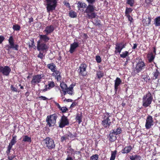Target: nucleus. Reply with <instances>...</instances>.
Returning <instances> with one entry per match:
<instances>
[{"instance_id": "nucleus-17", "label": "nucleus", "mask_w": 160, "mask_h": 160, "mask_svg": "<svg viewBox=\"0 0 160 160\" xmlns=\"http://www.w3.org/2000/svg\"><path fill=\"white\" fill-rule=\"evenodd\" d=\"M55 86V84L54 82L49 81L48 82V84L45 85L44 86L45 88L42 90L43 92H45L53 88Z\"/></svg>"}, {"instance_id": "nucleus-20", "label": "nucleus", "mask_w": 160, "mask_h": 160, "mask_svg": "<svg viewBox=\"0 0 160 160\" xmlns=\"http://www.w3.org/2000/svg\"><path fill=\"white\" fill-rule=\"evenodd\" d=\"M133 147L129 145L125 146L122 150L121 152L122 154H128L130 153L133 150Z\"/></svg>"}, {"instance_id": "nucleus-31", "label": "nucleus", "mask_w": 160, "mask_h": 160, "mask_svg": "<svg viewBox=\"0 0 160 160\" xmlns=\"http://www.w3.org/2000/svg\"><path fill=\"white\" fill-rule=\"evenodd\" d=\"M154 24L156 26H160V16L155 18L154 20Z\"/></svg>"}, {"instance_id": "nucleus-34", "label": "nucleus", "mask_w": 160, "mask_h": 160, "mask_svg": "<svg viewBox=\"0 0 160 160\" xmlns=\"http://www.w3.org/2000/svg\"><path fill=\"white\" fill-rule=\"evenodd\" d=\"M117 153V151L115 150L113 151H111V155L110 160H114Z\"/></svg>"}, {"instance_id": "nucleus-49", "label": "nucleus", "mask_w": 160, "mask_h": 160, "mask_svg": "<svg viewBox=\"0 0 160 160\" xmlns=\"http://www.w3.org/2000/svg\"><path fill=\"white\" fill-rule=\"evenodd\" d=\"M59 110L62 111V113H65L68 110V109L66 107H61V108L59 109Z\"/></svg>"}, {"instance_id": "nucleus-13", "label": "nucleus", "mask_w": 160, "mask_h": 160, "mask_svg": "<svg viewBox=\"0 0 160 160\" xmlns=\"http://www.w3.org/2000/svg\"><path fill=\"white\" fill-rule=\"evenodd\" d=\"M75 86V84H72L70 85L67 89L66 90H63L62 91L63 92V94L64 95H65L67 93H68L70 95H72L74 94L73 88Z\"/></svg>"}, {"instance_id": "nucleus-26", "label": "nucleus", "mask_w": 160, "mask_h": 160, "mask_svg": "<svg viewBox=\"0 0 160 160\" xmlns=\"http://www.w3.org/2000/svg\"><path fill=\"white\" fill-rule=\"evenodd\" d=\"M148 62L151 63L152 62L155 58V55H153L152 52L148 53L147 55Z\"/></svg>"}, {"instance_id": "nucleus-44", "label": "nucleus", "mask_w": 160, "mask_h": 160, "mask_svg": "<svg viewBox=\"0 0 160 160\" xmlns=\"http://www.w3.org/2000/svg\"><path fill=\"white\" fill-rule=\"evenodd\" d=\"M97 75L98 78L99 79H100L104 76V73L102 72L99 71L97 72Z\"/></svg>"}, {"instance_id": "nucleus-32", "label": "nucleus", "mask_w": 160, "mask_h": 160, "mask_svg": "<svg viewBox=\"0 0 160 160\" xmlns=\"http://www.w3.org/2000/svg\"><path fill=\"white\" fill-rule=\"evenodd\" d=\"M82 113L77 114L76 117V119L79 124H80L82 122Z\"/></svg>"}, {"instance_id": "nucleus-29", "label": "nucleus", "mask_w": 160, "mask_h": 160, "mask_svg": "<svg viewBox=\"0 0 160 160\" xmlns=\"http://www.w3.org/2000/svg\"><path fill=\"white\" fill-rule=\"evenodd\" d=\"M151 17H149L148 18L143 19L142 22L143 23H145L147 26H148L151 23Z\"/></svg>"}, {"instance_id": "nucleus-7", "label": "nucleus", "mask_w": 160, "mask_h": 160, "mask_svg": "<svg viewBox=\"0 0 160 160\" xmlns=\"http://www.w3.org/2000/svg\"><path fill=\"white\" fill-rule=\"evenodd\" d=\"M87 65L85 63H82L78 67V74L80 76L85 77L87 75L86 71Z\"/></svg>"}, {"instance_id": "nucleus-23", "label": "nucleus", "mask_w": 160, "mask_h": 160, "mask_svg": "<svg viewBox=\"0 0 160 160\" xmlns=\"http://www.w3.org/2000/svg\"><path fill=\"white\" fill-rule=\"evenodd\" d=\"M54 26L52 25H50L46 27L44 32H46L47 35H48L52 32L54 31Z\"/></svg>"}, {"instance_id": "nucleus-63", "label": "nucleus", "mask_w": 160, "mask_h": 160, "mask_svg": "<svg viewBox=\"0 0 160 160\" xmlns=\"http://www.w3.org/2000/svg\"><path fill=\"white\" fill-rule=\"evenodd\" d=\"M138 44L137 43H134L133 44V46L132 47V49H134L136 48L137 47Z\"/></svg>"}, {"instance_id": "nucleus-16", "label": "nucleus", "mask_w": 160, "mask_h": 160, "mask_svg": "<svg viewBox=\"0 0 160 160\" xmlns=\"http://www.w3.org/2000/svg\"><path fill=\"white\" fill-rule=\"evenodd\" d=\"M122 82V80L121 79L118 78L117 77L116 79L114 80V91L115 92V94H117L118 90L120 88V85L121 84Z\"/></svg>"}, {"instance_id": "nucleus-50", "label": "nucleus", "mask_w": 160, "mask_h": 160, "mask_svg": "<svg viewBox=\"0 0 160 160\" xmlns=\"http://www.w3.org/2000/svg\"><path fill=\"white\" fill-rule=\"evenodd\" d=\"M96 60L98 63H100L101 62V59L99 56L97 55L96 56Z\"/></svg>"}, {"instance_id": "nucleus-41", "label": "nucleus", "mask_w": 160, "mask_h": 160, "mask_svg": "<svg viewBox=\"0 0 160 160\" xmlns=\"http://www.w3.org/2000/svg\"><path fill=\"white\" fill-rule=\"evenodd\" d=\"M60 86L62 90H66L68 88V87L67 84L64 82H62L60 83Z\"/></svg>"}, {"instance_id": "nucleus-53", "label": "nucleus", "mask_w": 160, "mask_h": 160, "mask_svg": "<svg viewBox=\"0 0 160 160\" xmlns=\"http://www.w3.org/2000/svg\"><path fill=\"white\" fill-rule=\"evenodd\" d=\"M9 153L8 155L7 154V155L8 156V159L9 160H12L15 157V156L13 155H12L11 156H10L9 155Z\"/></svg>"}, {"instance_id": "nucleus-14", "label": "nucleus", "mask_w": 160, "mask_h": 160, "mask_svg": "<svg viewBox=\"0 0 160 160\" xmlns=\"http://www.w3.org/2000/svg\"><path fill=\"white\" fill-rule=\"evenodd\" d=\"M38 41L37 42V49L38 51H44L48 49V47L46 43Z\"/></svg>"}, {"instance_id": "nucleus-36", "label": "nucleus", "mask_w": 160, "mask_h": 160, "mask_svg": "<svg viewBox=\"0 0 160 160\" xmlns=\"http://www.w3.org/2000/svg\"><path fill=\"white\" fill-rule=\"evenodd\" d=\"M68 150L69 151L67 152L68 153H69V154L70 156L73 155V156L75 155V151L72 148H71V146H70L68 147Z\"/></svg>"}, {"instance_id": "nucleus-42", "label": "nucleus", "mask_w": 160, "mask_h": 160, "mask_svg": "<svg viewBox=\"0 0 160 160\" xmlns=\"http://www.w3.org/2000/svg\"><path fill=\"white\" fill-rule=\"evenodd\" d=\"M141 78L146 82L148 81L149 80V76L147 75H142Z\"/></svg>"}, {"instance_id": "nucleus-5", "label": "nucleus", "mask_w": 160, "mask_h": 160, "mask_svg": "<svg viewBox=\"0 0 160 160\" xmlns=\"http://www.w3.org/2000/svg\"><path fill=\"white\" fill-rule=\"evenodd\" d=\"M58 118V115L56 114L48 116L46 120L47 125L49 127L54 126Z\"/></svg>"}, {"instance_id": "nucleus-24", "label": "nucleus", "mask_w": 160, "mask_h": 160, "mask_svg": "<svg viewBox=\"0 0 160 160\" xmlns=\"http://www.w3.org/2000/svg\"><path fill=\"white\" fill-rule=\"evenodd\" d=\"M48 35H47V34L45 35L40 34L39 35V41H41V42L45 43L47 42L50 39L47 36Z\"/></svg>"}, {"instance_id": "nucleus-11", "label": "nucleus", "mask_w": 160, "mask_h": 160, "mask_svg": "<svg viewBox=\"0 0 160 160\" xmlns=\"http://www.w3.org/2000/svg\"><path fill=\"white\" fill-rule=\"evenodd\" d=\"M145 67L144 62L141 59L137 63L135 70L137 73H139Z\"/></svg>"}, {"instance_id": "nucleus-47", "label": "nucleus", "mask_w": 160, "mask_h": 160, "mask_svg": "<svg viewBox=\"0 0 160 160\" xmlns=\"http://www.w3.org/2000/svg\"><path fill=\"white\" fill-rule=\"evenodd\" d=\"M98 154H96L93 155L90 158V160H98Z\"/></svg>"}, {"instance_id": "nucleus-62", "label": "nucleus", "mask_w": 160, "mask_h": 160, "mask_svg": "<svg viewBox=\"0 0 160 160\" xmlns=\"http://www.w3.org/2000/svg\"><path fill=\"white\" fill-rule=\"evenodd\" d=\"M67 101V102H72V100L71 99H65L63 101Z\"/></svg>"}, {"instance_id": "nucleus-58", "label": "nucleus", "mask_w": 160, "mask_h": 160, "mask_svg": "<svg viewBox=\"0 0 160 160\" xmlns=\"http://www.w3.org/2000/svg\"><path fill=\"white\" fill-rule=\"evenodd\" d=\"M38 98H40V100H46L48 99V98H47L43 96L39 97Z\"/></svg>"}, {"instance_id": "nucleus-8", "label": "nucleus", "mask_w": 160, "mask_h": 160, "mask_svg": "<svg viewBox=\"0 0 160 160\" xmlns=\"http://www.w3.org/2000/svg\"><path fill=\"white\" fill-rule=\"evenodd\" d=\"M42 74H37L34 75L31 81V84L32 86H35L37 84L40 83L42 80Z\"/></svg>"}, {"instance_id": "nucleus-9", "label": "nucleus", "mask_w": 160, "mask_h": 160, "mask_svg": "<svg viewBox=\"0 0 160 160\" xmlns=\"http://www.w3.org/2000/svg\"><path fill=\"white\" fill-rule=\"evenodd\" d=\"M59 123V127L60 128H62L66 126L69 124V121L67 117L63 115L60 120Z\"/></svg>"}, {"instance_id": "nucleus-18", "label": "nucleus", "mask_w": 160, "mask_h": 160, "mask_svg": "<svg viewBox=\"0 0 160 160\" xmlns=\"http://www.w3.org/2000/svg\"><path fill=\"white\" fill-rule=\"evenodd\" d=\"M52 75L55 77L57 82L61 80L62 77L61 76V72L57 69L55 72H53L52 74Z\"/></svg>"}, {"instance_id": "nucleus-39", "label": "nucleus", "mask_w": 160, "mask_h": 160, "mask_svg": "<svg viewBox=\"0 0 160 160\" xmlns=\"http://www.w3.org/2000/svg\"><path fill=\"white\" fill-rule=\"evenodd\" d=\"M93 24L96 26H99L101 25V21L98 19H95L92 22Z\"/></svg>"}, {"instance_id": "nucleus-37", "label": "nucleus", "mask_w": 160, "mask_h": 160, "mask_svg": "<svg viewBox=\"0 0 160 160\" xmlns=\"http://www.w3.org/2000/svg\"><path fill=\"white\" fill-rule=\"evenodd\" d=\"M67 139L69 140L68 136L67 134H66L61 137V141L62 142H66V140Z\"/></svg>"}, {"instance_id": "nucleus-33", "label": "nucleus", "mask_w": 160, "mask_h": 160, "mask_svg": "<svg viewBox=\"0 0 160 160\" xmlns=\"http://www.w3.org/2000/svg\"><path fill=\"white\" fill-rule=\"evenodd\" d=\"M22 141L31 143L32 142L31 138L28 135H25L23 137Z\"/></svg>"}, {"instance_id": "nucleus-54", "label": "nucleus", "mask_w": 160, "mask_h": 160, "mask_svg": "<svg viewBox=\"0 0 160 160\" xmlns=\"http://www.w3.org/2000/svg\"><path fill=\"white\" fill-rule=\"evenodd\" d=\"M44 56L43 54V53L42 52H40L39 53L38 55V57L41 59H42Z\"/></svg>"}, {"instance_id": "nucleus-12", "label": "nucleus", "mask_w": 160, "mask_h": 160, "mask_svg": "<svg viewBox=\"0 0 160 160\" xmlns=\"http://www.w3.org/2000/svg\"><path fill=\"white\" fill-rule=\"evenodd\" d=\"M11 72V69L8 66H0V73L3 75L8 76Z\"/></svg>"}, {"instance_id": "nucleus-40", "label": "nucleus", "mask_w": 160, "mask_h": 160, "mask_svg": "<svg viewBox=\"0 0 160 160\" xmlns=\"http://www.w3.org/2000/svg\"><path fill=\"white\" fill-rule=\"evenodd\" d=\"M112 131H114V133L116 134V135H118L120 134L122 132V129L121 128L119 127L117 129H114L113 130H112Z\"/></svg>"}, {"instance_id": "nucleus-19", "label": "nucleus", "mask_w": 160, "mask_h": 160, "mask_svg": "<svg viewBox=\"0 0 160 160\" xmlns=\"http://www.w3.org/2000/svg\"><path fill=\"white\" fill-rule=\"evenodd\" d=\"M155 66L157 67V69L153 72L152 73V78L153 80H156L157 79H159L160 78V72L158 70V68L156 65H155Z\"/></svg>"}, {"instance_id": "nucleus-61", "label": "nucleus", "mask_w": 160, "mask_h": 160, "mask_svg": "<svg viewBox=\"0 0 160 160\" xmlns=\"http://www.w3.org/2000/svg\"><path fill=\"white\" fill-rule=\"evenodd\" d=\"M33 46H35V44H34V41L33 40H32V43H31V45H29V47H32Z\"/></svg>"}, {"instance_id": "nucleus-52", "label": "nucleus", "mask_w": 160, "mask_h": 160, "mask_svg": "<svg viewBox=\"0 0 160 160\" xmlns=\"http://www.w3.org/2000/svg\"><path fill=\"white\" fill-rule=\"evenodd\" d=\"M75 158L74 156H73L72 157L70 156L69 154H68L66 160H73V159H75Z\"/></svg>"}, {"instance_id": "nucleus-64", "label": "nucleus", "mask_w": 160, "mask_h": 160, "mask_svg": "<svg viewBox=\"0 0 160 160\" xmlns=\"http://www.w3.org/2000/svg\"><path fill=\"white\" fill-rule=\"evenodd\" d=\"M33 21V19L32 17L29 18L28 22L29 23H31V22Z\"/></svg>"}, {"instance_id": "nucleus-38", "label": "nucleus", "mask_w": 160, "mask_h": 160, "mask_svg": "<svg viewBox=\"0 0 160 160\" xmlns=\"http://www.w3.org/2000/svg\"><path fill=\"white\" fill-rule=\"evenodd\" d=\"M69 15L71 18H76L77 16V14L75 11H70L69 13Z\"/></svg>"}, {"instance_id": "nucleus-45", "label": "nucleus", "mask_w": 160, "mask_h": 160, "mask_svg": "<svg viewBox=\"0 0 160 160\" xmlns=\"http://www.w3.org/2000/svg\"><path fill=\"white\" fill-rule=\"evenodd\" d=\"M134 3V0H127V3L131 7L133 6Z\"/></svg>"}, {"instance_id": "nucleus-2", "label": "nucleus", "mask_w": 160, "mask_h": 160, "mask_svg": "<svg viewBox=\"0 0 160 160\" xmlns=\"http://www.w3.org/2000/svg\"><path fill=\"white\" fill-rule=\"evenodd\" d=\"M111 115L112 113L106 112L102 117V120L101 122V124L105 128H109L112 124V122L109 118Z\"/></svg>"}, {"instance_id": "nucleus-56", "label": "nucleus", "mask_w": 160, "mask_h": 160, "mask_svg": "<svg viewBox=\"0 0 160 160\" xmlns=\"http://www.w3.org/2000/svg\"><path fill=\"white\" fill-rule=\"evenodd\" d=\"M63 4L66 7L69 8L70 9L71 8L70 4L69 2H67L66 1H64L63 2Z\"/></svg>"}, {"instance_id": "nucleus-21", "label": "nucleus", "mask_w": 160, "mask_h": 160, "mask_svg": "<svg viewBox=\"0 0 160 160\" xmlns=\"http://www.w3.org/2000/svg\"><path fill=\"white\" fill-rule=\"evenodd\" d=\"M116 47H115V50L114 51L115 53L117 54V53H120L122 50L125 48V45H121L118 42H117L115 44Z\"/></svg>"}, {"instance_id": "nucleus-51", "label": "nucleus", "mask_w": 160, "mask_h": 160, "mask_svg": "<svg viewBox=\"0 0 160 160\" xmlns=\"http://www.w3.org/2000/svg\"><path fill=\"white\" fill-rule=\"evenodd\" d=\"M10 89L12 91L15 92H18L17 88L15 87H14L13 85H12L11 86Z\"/></svg>"}, {"instance_id": "nucleus-10", "label": "nucleus", "mask_w": 160, "mask_h": 160, "mask_svg": "<svg viewBox=\"0 0 160 160\" xmlns=\"http://www.w3.org/2000/svg\"><path fill=\"white\" fill-rule=\"evenodd\" d=\"M17 136L16 135H12V139H11L10 142L7 147V150L6 151V153L8 155L10 152V151L12 148V146L14 145L17 142Z\"/></svg>"}, {"instance_id": "nucleus-55", "label": "nucleus", "mask_w": 160, "mask_h": 160, "mask_svg": "<svg viewBox=\"0 0 160 160\" xmlns=\"http://www.w3.org/2000/svg\"><path fill=\"white\" fill-rule=\"evenodd\" d=\"M125 16L128 18V20L131 22H132L133 21V18L130 15H125Z\"/></svg>"}, {"instance_id": "nucleus-6", "label": "nucleus", "mask_w": 160, "mask_h": 160, "mask_svg": "<svg viewBox=\"0 0 160 160\" xmlns=\"http://www.w3.org/2000/svg\"><path fill=\"white\" fill-rule=\"evenodd\" d=\"M8 41L9 45L7 46V50L8 51V54H10L11 53V52L10 51V49H12L13 50L18 51L19 46L18 45L14 43V40L12 36H10L9 37Z\"/></svg>"}, {"instance_id": "nucleus-57", "label": "nucleus", "mask_w": 160, "mask_h": 160, "mask_svg": "<svg viewBox=\"0 0 160 160\" xmlns=\"http://www.w3.org/2000/svg\"><path fill=\"white\" fill-rule=\"evenodd\" d=\"M77 104V103L76 102H73L70 106V108H72L75 107Z\"/></svg>"}, {"instance_id": "nucleus-27", "label": "nucleus", "mask_w": 160, "mask_h": 160, "mask_svg": "<svg viewBox=\"0 0 160 160\" xmlns=\"http://www.w3.org/2000/svg\"><path fill=\"white\" fill-rule=\"evenodd\" d=\"M47 67L49 69L53 72H55L57 69L56 66L53 63L48 64Z\"/></svg>"}, {"instance_id": "nucleus-59", "label": "nucleus", "mask_w": 160, "mask_h": 160, "mask_svg": "<svg viewBox=\"0 0 160 160\" xmlns=\"http://www.w3.org/2000/svg\"><path fill=\"white\" fill-rule=\"evenodd\" d=\"M5 38L4 36H0V44L2 43V42L4 40Z\"/></svg>"}, {"instance_id": "nucleus-43", "label": "nucleus", "mask_w": 160, "mask_h": 160, "mask_svg": "<svg viewBox=\"0 0 160 160\" xmlns=\"http://www.w3.org/2000/svg\"><path fill=\"white\" fill-rule=\"evenodd\" d=\"M12 28L14 31H18L20 30V27L18 24H15L13 26Z\"/></svg>"}, {"instance_id": "nucleus-30", "label": "nucleus", "mask_w": 160, "mask_h": 160, "mask_svg": "<svg viewBox=\"0 0 160 160\" xmlns=\"http://www.w3.org/2000/svg\"><path fill=\"white\" fill-rule=\"evenodd\" d=\"M129 158L131 160H141L142 158L140 155L137 154L130 156Z\"/></svg>"}, {"instance_id": "nucleus-46", "label": "nucleus", "mask_w": 160, "mask_h": 160, "mask_svg": "<svg viewBox=\"0 0 160 160\" xmlns=\"http://www.w3.org/2000/svg\"><path fill=\"white\" fill-rule=\"evenodd\" d=\"M132 9L131 8H127L126 9L125 14V15H129V13L132 12Z\"/></svg>"}, {"instance_id": "nucleus-22", "label": "nucleus", "mask_w": 160, "mask_h": 160, "mask_svg": "<svg viewBox=\"0 0 160 160\" xmlns=\"http://www.w3.org/2000/svg\"><path fill=\"white\" fill-rule=\"evenodd\" d=\"M114 132L112 130L111 131L108 136L109 140L111 142H114L117 139L116 135Z\"/></svg>"}, {"instance_id": "nucleus-35", "label": "nucleus", "mask_w": 160, "mask_h": 160, "mask_svg": "<svg viewBox=\"0 0 160 160\" xmlns=\"http://www.w3.org/2000/svg\"><path fill=\"white\" fill-rule=\"evenodd\" d=\"M129 55V52L127 51H125L122 52L121 54H120V56L121 58H126V57Z\"/></svg>"}, {"instance_id": "nucleus-25", "label": "nucleus", "mask_w": 160, "mask_h": 160, "mask_svg": "<svg viewBox=\"0 0 160 160\" xmlns=\"http://www.w3.org/2000/svg\"><path fill=\"white\" fill-rule=\"evenodd\" d=\"M79 46V44L77 42H74L70 45V49L69 52L71 53H72L75 51V49Z\"/></svg>"}, {"instance_id": "nucleus-60", "label": "nucleus", "mask_w": 160, "mask_h": 160, "mask_svg": "<svg viewBox=\"0 0 160 160\" xmlns=\"http://www.w3.org/2000/svg\"><path fill=\"white\" fill-rule=\"evenodd\" d=\"M153 0H145V2L147 4H149L151 3V2H153Z\"/></svg>"}, {"instance_id": "nucleus-28", "label": "nucleus", "mask_w": 160, "mask_h": 160, "mask_svg": "<svg viewBox=\"0 0 160 160\" xmlns=\"http://www.w3.org/2000/svg\"><path fill=\"white\" fill-rule=\"evenodd\" d=\"M87 6V4L85 2L78 1L77 3V7L79 10H80V8H86Z\"/></svg>"}, {"instance_id": "nucleus-48", "label": "nucleus", "mask_w": 160, "mask_h": 160, "mask_svg": "<svg viewBox=\"0 0 160 160\" xmlns=\"http://www.w3.org/2000/svg\"><path fill=\"white\" fill-rule=\"evenodd\" d=\"M68 133L69 134L68 135L71 138H74L77 137V134L76 132L74 133V134H72L70 132Z\"/></svg>"}, {"instance_id": "nucleus-15", "label": "nucleus", "mask_w": 160, "mask_h": 160, "mask_svg": "<svg viewBox=\"0 0 160 160\" xmlns=\"http://www.w3.org/2000/svg\"><path fill=\"white\" fill-rule=\"evenodd\" d=\"M153 120L152 117L150 115H148L147 118L145 126L147 129H149L151 128L152 126H153Z\"/></svg>"}, {"instance_id": "nucleus-1", "label": "nucleus", "mask_w": 160, "mask_h": 160, "mask_svg": "<svg viewBox=\"0 0 160 160\" xmlns=\"http://www.w3.org/2000/svg\"><path fill=\"white\" fill-rule=\"evenodd\" d=\"M88 3L89 4L87 6L84 12L87 14V17L88 18L92 19L95 18L97 16L96 13L94 12V11L96 10V8L93 5L94 3Z\"/></svg>"}, {"instance_id": "nucleus-4", "label": "nucleus", "mask_w": 160, "mask_h": 160, "mask_svg": "<svg viewBox=\"0 0 160 160\" xmlns=\"http://www.w3.org/2000/svg\"><path fill=\"white\" fill-rule=\"evenodd\" d=\"M43 142L46 148L49 150L54 149L55 144L53 140L49 137H47L43 140Z\"/></svg>"}, {"instance_id": "nucleus-3", "label": "nucleus", "mask_w": 160, "mask_h": 160, "mask_svg": "<svg viewBox=\"0 0 160 160\" xmlns=\"http://www.w3.org/2000/svg\"><path fill=\"white\" fill-rule=\"evenodd\" d=\"M153 97L150 92H148L144 95L142 98V106L145 108H147L151 104Z\"/></svg>"}]
</instances>
